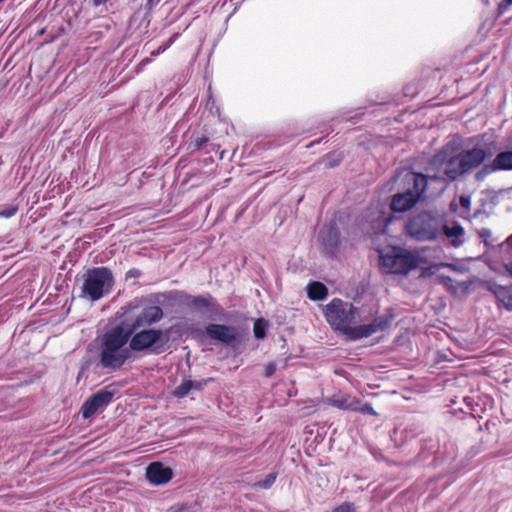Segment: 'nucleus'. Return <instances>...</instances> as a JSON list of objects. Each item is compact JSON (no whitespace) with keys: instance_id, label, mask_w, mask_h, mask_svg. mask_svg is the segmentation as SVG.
Here are the masks:
<instances>
[{"instance_id":"nucleus-1","label":"nucleus","mask_w":512,"mask_h":512,"mask_svg":"<svg viewBox=\"0 0 512 512\" xmlns=\"http://www.w3.org/2000/svg\"><path fill=\"white\" fill-rule=\"evenodd\" d=\"M427 170V175L412 171L405 174L404 180L408 188L405 192L396 193L392 197L390 207L393 212L402 213L411 210L424 197L427 186L433 181L439 182L438 191L448 187V148L446 146L434 155Z\"/></svg>"},{"instance_id":"nucleus-2","label":"nucleus","mask_w":512,"mask_h":512,"mask_svg":"<svg viewBox=\"0 0 512 512\" xmlns=\"http://www.w3.org/2000/svg\"><path fill=\"white\" fill-rule=\"evenodd\" d=\"M324 316L333 330L342 333L347 339L356 341L386 330L391 319L377 317L371 323L353 326L358 320V308L339 298L332 299L323 309Z\"/></svg>"},{"instance_id":"nucleus-3","label":"nucleus","mask_w":512,"mask_h":512,"mask_svg":"<svg viewBox=\"0 0 512 512\" xmlns=\"http://www.w3.org/2000/svg\"><path fill=\"white\" fill-rule=\"evenodd\" d=\"M131 331L117 324L100 337L98 348L99 365L103 369L117 370L132 356L129 345Z\"/></svg>"},{"instance_id":"nucleus-4","label":"nucleus","mask_w":512,"mask_h":512,"mask_svg":"<svg viewBox=\"0 0 512 512\" xmlns=\"http://www.w3.org/2000/svg\"><path fill=\"white\" fill-rule=\"evenodd\" d=\"M448 236V224L438 211H423L410 218L405 225L406 234L418 241L434 240L440 233Z\"/></svg>"},{"instance_id":"nucleus-5","label":"nucleus","mask_w":512,"mask_h":512,"mask_svg":"<svg viewBox=\"0 0 512 512\" xmlns=\"http://www.w3.org/2000/svg\"><path fill=\"white\" fill-rule=\"evenodd\" d=\"M114 285V277L107 267H94L84 274L81 297L92 302L107 295Z\"/></svg>"},{"instance_id":"nucleus-6","label":"nucleus","mask_w":512,"mask_h":512,"mask_svg":"<svg viewBox=\"0 0 512 512\" xmlns=\"http://www.w3.org/2000/svg\"><path fill=\"white\" fill-rule=\"evenodd\" d=\"M418 264V258L402 248L392 247L380 252L379 265L384 273L407 275Z\"/></svg>"},{"instance_id":"nucleus-7","label":"nucleus","mask_w":512,"mask_h":512,"mask_svg":"<svg viewBox=\"0 0 512 512\" xmlns=\"http://www.w3.org/2000/svg\"><path fill=\"white\" fill-rule=\"evenodd\" d=\"M492 155L491 151L475 146L472 149L463 150L456 156L451 157L450 181L478 168L486 159L492 157Z\"/></svg>"},{"instance_id":"nucleus-8","label":"nucleus","mask_w":512,"mask_h":512,"mask_svg":"<svg viewBox=\"0 0 512 512\" xmlns=\"http://www.w3.org/2000/svg\"><path fill=\"white\" fill-rule=\"evenodd\" d=\"M163 336L161 329L141 328L131 334L129 339L130 349L133 352H143L157 344Z\"/></svg>"},{"instance_id":"nucleus-9","label":"nucleus","mask_w":512,"mask_h":512,"mask_svg":"<svg viewBox=\"0 0 512 512\" xmlns=\"http://www.w3.org/2000/svg\"><path fill=\"white\" fill-rule=\"evenodd\" d=\"M114 392V389L108 386L93 394L81 407L82 417L88 419L97 411L105 408L112 401Z\"/></svg>"},{"instance_id":"nucleus-10","label":"nucleus","mask_w":512,"mask_h":512,"mask_svg":"<svg viewBox=\"0 0 512 512\" xmlns=\"http://www.w3.org/2000/svg\"><path fill=\"white\" fill-rule=\"evenodd\" d=\"M164 316L163 310L157 305H148L142 308V310L132 320L128 331L131 334L141 328H148L162 320Z\"/></svg>"},{"instance_id":"nucleus-11","label":"nucleus","mask_w":512,"mask_h":512,"mask_svg":"<svg viewBox=\"0 0 512 512\" xmlns=\"http://www.w3.org/2000/svg\"><path fill=\"white\" fill-rule=\"evenodd\" d=\"M172 476L171 468L160 462H153L146 469V477L153 485L166 484L171 480Z\"/></svg>"},{"instance_id":"nucleus-12","label":"nucleus","mask_w":512,"mask_h":512,"mask_svg":"<svg viewBox=\"0 0 512 512\" xmlns=\"http://www.w3.org/2000/svg\"><path fill=\"white\" fill-rule=\"evenodd\" d=\"M207 335L214 340L220 341L226 345L232 344L237 339L235 328L222 324H209L206 326Z\"/></svg>"},{"instance_id":"nucleus-13","label":"nucleus","mask_w":512,"mask_h":512,"mask_svg":"<svg viewBox=\"0 0 512 512\" xmlns=\"http://www.w3.org/2000/svg\"><path fill=\"white\" fill-rule=\"evenodd\" d=\"M368 221L375 233L385 232L391 222V214L384 210L383 205L377 203L368 215Z\"/></svg>"},{"instance_id":"nucleus-14","label":"nucleus","mask_w":512,"mask_h":512,"mask_svg":"<svg viewBox=\"0 0 512 512\" xmlns=\"http://www.w3.org/2000/svg\"><path fill=\"white\" fill-rule=\"evenodd\" d=\"M483 171H512V150H503L497 153L494 159L485 165Z\"/></svg>"},{"instance_id":"nucleus-15","label":"nucleus","mask_w":512,"mask_h":512,"mask_svg":"<svg viewBox=\"0 0 512 512\" xmlns=\"http://www.w3.org/2000/svg\"><path fill=\"white\" fill-rule=\"evenodd\" d=\"M489 290L505 309L512 311V286L493 284L489 287Z\"/></svg>"},{"instance_id":"nucleus-16","label":"nucleus","mask_w":512,"mask_h":512,"mask_svg":"<svg viewBox=\"0 0 512 512\" xmlns=\"http://www.w3.org/2000/svg\"><path fill=\"white\" fill-rule=\"evenodd\" d=\"M357 400L358 399L351 397L350 395L343 394L332 397L331 399H329V402L332 406L336 408L342 410L356 411Z\"/></svg>"},{"instance_id":"nucleus-17","label":"nucleus","mask_w":512,"mask_h":512,"mask_svg":"<svg viewBox=\"0 0 512 512\" xmlns=\"http://www.w3.org/2000/svg\"><path fill=\"white\" fill-rule=\"evenodd\" d=\"M307 294L313 301L324 300L328 295V289L323 283L315 281L308 284Z\"/></svg>"},{"instance_id":"nucleus-18","label":"nucleus","mask_w":512,"mask_h":512,"mask_svg":"<svg viewBox=\"0 0 512 512\" xmlns=\"http://www.w3.org/2000/svg\"><path fill=\"white\" fill-rule=\"evenodd\" d=\"M464 233V229L458 225L455 224L452 227H450V245L454 247H459L463 244V240H460L459 237L462 236Z\"/></svg>"},{"instance_id":"nucleus-19","label":"nucleus","mask_w":512,"mask_h":512,"mask_svg":"<svg viewBox=\"0 0 512 512\" xmlns=\"http://www.w3.org/2000/svg\"><path fill=\"white\" fill-rule=\"evenodd\" d=\"M192 380L184 379L182 383L174 390L173 394L177 398H184L192 391Z\"/></svg>"},{"instance_id":"nucleus-20","label":"nucleus","mask_w":512,"mask_h":512,"mask_svg":"<svg viewBox=\"0 0 512 512\" xmlns=\"http://www.w3.org/2000/svg\"><path fill=\"white\" fill-rule=\"evenodd\" d=\"M268 324L264 319H257L253 326L254 336L257 339H264L266 337V330Z\"/></svg>"},{"instance_id":"nucleus-21","label":"nucleus","mask_w":512,"mask_h":512,"mask_svg":"<svg viewBox=\"0 0 512 512\" xmlns=\"http://www.w3.org/2000/svg\"><path fill=\"white\" fill-rule=\"evenodd\" d=\"M211 301H212V297H210V296H208V297L198 296V297H194L191 300V305L196 309L203 310L210 306Z\"/></svg>"},{"instance_id":"nucleus-22","label":"nucleus","mask_w":512,"mask_h":512,"mask_svg":"<svg viewBox=\"0 0 512 512\" xmlns=\"http://www.w3.org/2000/svg\"><path fill=\"white\" fill-rule=\"evenodd\" d=\"M356 412H360L362 414L378 416V413L374 410L371 404L365 403L361 404L360 400H357V409Z\"/></svg>"},{"instance_id":"nucleus-23","label":"nucleus","mask_w":512,"mask_h":512,"mask_svg":"<svg viewBox=\"0 0 512 512\" xmlns=\"http://www.w3.org/2000/svg\"><path fill=\"white\" fill-rule=\"evenodd\" d=\"M276 480V474L270 473L263 480L258 481L255 486L262 489H269Z\"/></svg>"},{"instance_id":"nucleus-24","label":"nucleus","mask_w":512,"mask_h":512,"mask_svg":"<svg viewBox=\"0 0 512 512\" xmlns=\"http://www.w3.org/2000/svg\"><path fill=\"white\" fill-rule=\"evenodd\" d=\"M461 208L463 209V215L469 216L471 210V197L469 195H461L459 199Z\"/></svg>"},{"instance_id":"nucleus-25","label":"nucleus","mask_w":512,"mask_h":512,"mask_svg":"<svg viewBox=\"0 0 512 512\" xmlns=\"http://www.w3.org/2000/svg\"><path fill=\"white\" fill-rule=\"evenodd\" d=\"M326 232L329 236V244L333 245L336 242V238H337L336 230L333 227H329L326 231L325 230L320 231L319 237L322 239L323 243H325V244H326V241H325L324 235Z\"/></svg>"},{"instance_id":"nucleus-26","label":"nucleus","mask_w":512,"mask_h":512,"mask_svg":"<svg viewBox=\"0 0 512 512\" xmlns=\"http://www.w3.org/2000/svg\"><path fill=\"white\" fill-rule=\"evenodd\" d=\"M18 211V205L16 204H10L7 207L0 210V218H11L13 217Z\"/></svg>"},{"instance_id":"nucleus-27","label":"nucleus","mask_w":512,"mask_h":512,"mask_svg":"<svg viewBox=\"0 0 512 512\" xmlns=\"http://www.w3.org/2000/svg\"><path fill=\"white\" fill-rule=\"evenodd\" d=\"M438 188H439V182L433 181V183L431 185L427 186V188L425 190V192H428L427 197L439 196L446 190V188H445L442 191H438Z\"/></svg>"},{"instance_id":"nucleus-28","label":"nucleus","mask_w":512,"mask_h":512,"mask_svg":"<svg viewBox=\"0 0 512 512\" xmlns=\"http://www.w3.org/2000/svg\"><path fill=\"white\" fill-rule=\"evenodd\" d=\"M332 512H359L356 506L350 502H344L339 506L335 507Z\"/></svg>"},{"instance_id":"nucleus-29","label":"nucleus","mask_w":512,"mask_h":512,"mask_svg":"<svg viewBox=\"0 0 512 512\" xmlns=\"http://www.w3.org/2000/svg\"><path fill=\"white\" fill-rule=\"evenodd\" d=\"M212 381V378L203 379V380H192V390L200 391L204 389V387Z\"/></svg>"},{"instance_id":"nucleus-30","label":"nucleus","mask_w":512,"mask_h":512,"mask_svg":"<svg viewBox=\"0 0 512 512\" xmlns=\"http://www.w3.org/2000/svg\"><path fill=\"white\" fill-rule=\"evenodd\" d=\"M510 6H512V0H501L497 6L498 14L503 15Z\"/></svg>"},{"instance_id":"nucleus-31","label":"nucleus","mask_w":512,"mask_h":512,"mask_svg":"<svg viewBox=\"0 0 512 512\" xmlns=\"http://www.w3.org/2000/svg\"><path fill=\"white\" fill-rule=\"evenodd\" d=\"M276 371V364L275 363H269L266 367H265V375L267 377H271Z\"/></svg>"},{"instance_id":"nucleus-32","label":"nucleus","mask_w":512,"mask_h":512,"mask_svg":"<svg viewBox=\"0 0 512 512\" xmlns=\"http://www.w3.org/2000/svg\"><path fill=\"white\" fill-rule=\"evenodd\" d=\"M140 275L139 270L131 269L127 272V277H138Z\"/></svg>"},{"instance_id":"nucleus-33","label":"nucleus","mask_w":512,"mask_h":512,"mask_svg":"<svg viewBox=\"0 0 512 512\" xmlns=\"http://www.w3.org/2000/svg\"><path fill=\"white\" fill-rule=\"evenodd\" d=\"M479 236L483 239L487 238L490 236V231L487 229H482L481 231H479Z\"/></svg>"},{"instance_id":"nucleus-34","label":"nucleus","mask_w":512,"mask_h":512,"mask_svg":"<svg viewBox=\"0 0 512 512\" xmlns=\"http://www.w3.org/2000/svg\"><path fill=\"white\" fill-rule=\"evenodd\" d=\"M166 48H167L166 46H164V47H160L157 51H153V52L151 53V55H152V56H157V55H159L160 53L164 52V51L166 50Z\"/></svg>"},{"instance_id":"nucleus-35","label":"nucleus","mask_w":512,"mask_h":512,"mask_svg":"<svg viewBox=\"0 0 512 512\" xmlns=\"http://www.w3.org/2000/svg\"><path fill=\"white\" fill-rule=\"evenodd\" d=\"M449 208H450V212H455V211H457L458 206L456 203L450 202Z\"/></svg>"},{"instance_id":"nucleus-36","label":"nucleus","mask_w":512,"mask_h":512,"mask_svg":"<svg viewBox=\"0 0 512 512\" xmlns=\"http://www.w3.org/2000/svg\"><path fill=\"white\" fill-rule=\"evenodd\" d=\"M107 1L108 0H93V4L95 6H100V5L104 4V3H106Z\"/></svg>"},{"instance_id":"nucleus-37","label":"nucleus","mask_w":512,"mask_h":512,"mask_svg":"<svg viewBox=\"0 0 512 512\" xmlns=\"http://www.w3.org/2000/svg\"><path fill=\"white\" fill-rule=\"evenodd\" d=\"M339 161H340V160H338L337 162H328V161H327V162H325V166H326V167H334L335 165H337V164H338V162H339Z\"/></svg>"},{"instance_id":"nucleus-38","label":"nucleus","mask_w":512,"mask_h":512,"mask_svg":"<svg viewBox=\"0 0 512 512\" xmlns=\"http://www.w3.org/2000/svg\"><path fill=\"white\" fill-rule=\"evenodd\" d=\"M506 270L512 276V261L510 263L506 264Z\"/></svg>"},{"instance_id":"nucleus-39","label":"nucleus","mask_w":512,"mask_h":512,"mask_svg":"<svg viewBox=\"0 0 512 512\" xmlns=\"http://www.w3.org/2000/svg\"><path fill=\"white\" fill-rule=\"evenodd\" d=\"M454 404H456V401H455V400H450V407H451L452 405H454Z\"/></svg>"},{"instance_id":"nucleus-40","label":"nucleus","mask_w":512,"mask_h":512,"mask_svg":"<svg viewBox=\"0 0 512 512\" xmlns=\"http://www.w3.org/2000/svg\"><path fill=\"white\" fill-rule=\"evenodd\" d=\"M204 142H207V139L201 140L200 145H203Z\"/></svg>"},{"instance_id":"nucleus-41","label":"nucleus","mask_w":512,"mask_h":512,"mask_svg":"<svg viewBox=\"0 0 512 512\" xmlns=\"http://www.w3.org/2000/svg\"><path fill=\"white\" fill-rule=\"evenodd\" d=\"M204 142H207V139L201 140L200 145H203Z\"/></svg>"},{"instance_id":"nucleus-42","label":"nucleus","mask_w":512,"mask_h":512,"mask_svg":"<svg viewBox=\"0 0 512 512\" xmlns=\"http://www.w3.org/2000/svg\"><path fill=\"white\" fill-rule=\"evenodd\" d=\"M204 142H207V139L201 140L200 145H203Z\"/></svg>"},{"instance_id":"nucleus-43","label":"nucleus","mask_w":512,"mask_h":512,"mask_svg":"<svg viewBox=\"0 0 512 512\" xmlns=\"http://www.w3.org/2000/svg\"><path fill=\"white\" fill-rule=\"evenodd\" d=\"M449 268H450V269H453V268H454V266L450 263Z\"/></svg>"}]
</instances>
